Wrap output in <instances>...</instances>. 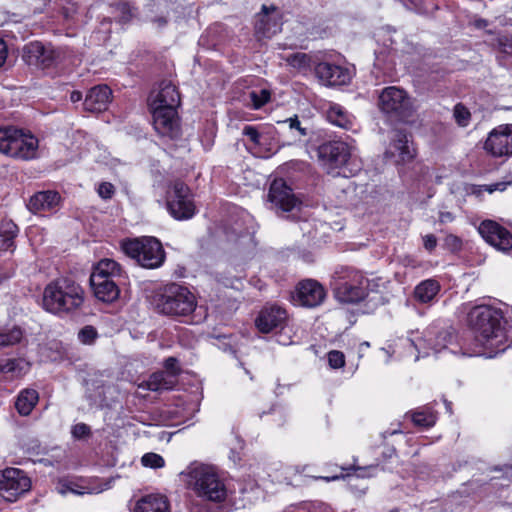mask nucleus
I'll use <instances>...</instances> for the list:
<instances>
[{"label":"nucleus","mask_w":512,"mask_h":512,"mask_svg":"<svg viewBox=\"0 0 512 512\" xmlns=\"http://www.w3.org/2000/svg\"><path fill=\"white\" fill-rule=\"evenodd\" d=\"M185 475L187 484L197 496L212 502H222L226 499V486L214 466L193 463L187 468Z\"/></svg>","instance_id":"423d86ee"},{"label":"nucleus","mask_w":512,"mask_h":512,"mask_svg":"<svg viewBox=\"0 0 512 512\" xmlns=\"http://www.w3.org/2000/svg\"><path fill=\"white\" fill-rule=\"evenodd\" d=\"M94 296L104 303H112L118 299L120 289L114 280H90Z\"/></svg>","instance_id":"c85d7f7f"},{"label":"nucleus","mask_w":512,"mask_h":512,"mask_svg":"<svg viewBox=\"0 0 512 512\" xmlns=\"http://www.w3.org/2000/svg\"><path fill=\"white\" fill-rule=\"evenodd\" d=\"M319 157L323 168L333 177H349L352 170L348 167L351 159V146L342 141H334L319 148Z\"/></svg>","instance_id":"1a4fd4ad"},{"label":"nucleus","mask_w":512,"mask_h":512,"mask_svg":"<svg viewBox=\"0 0 512 512\" xmlns=\"http://www.w3.org/2000/svg\"><path fill=\"white\" fill-rule=\"evenodd\" d=\"M285 123H287L289 125V128L290 129H296L299 131L300 135L304 136L306 135V131L305 129L301 128L300 126V121L298 119L297 116H294V117H291V118H288L284 121Z\"/></svg>","instance_id":"5fc2aeb1"},{"label":"nucleus","mask_w":512,"mask_h":512,"mask_svg":"<svg viewBox=\"0 0 512 512\" xmlns=\"http://www.w3.org/2000/svg\"><path fill=\"white\" fill-rule=\"evenodd\" d=\"M15 273L14 263L8 262L4 268H0V285L13 277Z\"/></svg>","instance_id":"3c124183"},{"label":"nucleus","mask_w":512,"mask_h":512,"mask_svg":"<svg viewBox=\"0 0 512 512\" xmlns=\"http://www.w3.org/2000/svg\"><path fill=\"white\" fill-rule=\"evenodd\" d=\"M38 139L30 133L19 129V135L15 137L13 143L12 158L21 160H31L37 156Z\"/></svg>","instance_id":"b1692460"},{"label":"nucleus","mask_w":512,"mask_h":512,"mask_svg":"<svg viewBox=\"0 0 512 512\" xmlns=\"http://www.w3.org/2000/svg\"><path fill=\"white\" fill-rule=\"evenodd\" d=\"M282 13L274 5H263L260 13L257 14L255 30L262 37L270 38L281 31Z\"/></svg>","instance_id":"6ab92c4d"},{"label":"nucleus","mask_w":512,"mask_h":512,"mask_svg":"<svg viewBox=\"0 0 512 512\" xmlns=\"http://www.w3.org/2000/svg\"><path fill=\"white\" fill-rule=\"evenodd\" d=\"M440 289L441 285L437 280H424L415 287L414 298L421 304L432 303L440 292Z\"/></svg>","instance_id":"2f4dec72"},{"label":"nucleus","mask_w":512,"mask_h":512,"mask_svg":"<svg viewBox=\"0 0 512 512\" xmlns=\"http://www.w3.org/2000/svg\"><path fill=\"white\" fill-rule=\"evenodd\" d=\"M121 248L127 256L144 268L155 269L162 266L165 261V251L161 242L152 236L123 240Z\"/></svg>","instance_id":"0eeeda50"},{"label":"nucleus","mask_w":512,"mask_h":512,"mask_svg":"<svg viewBox=\"0 0 512 512\" xmlns=\"http://www.w3.org/2000/svg\"><path fill=\"white\" fill-rule=\"evenodd\" d=\"M484 149L494 157L512 155V124L494 128L484 143Z\"/></svg>","instance_id":"dca6fc26"},{"label":"nucleus","mask_w":512,"mask_h":512,"mask_svg":"<svg viewBox=\"0 0 512 512\" xmlns=\"http://www.w3.org/2000/svg\"><path fill=\"white\" fill-rule=\"evenodd\" d=\"M120 274V264L113 259L104 258L94 265L90 280H114Z\"/></svg>","instance_id":"c756f323"},{"label":"nucleus","mask_w":512,"mask_h":512,"mask_svg":"<svg viewBox=\"0 0 512 512\" xmlns=\"http://www.w3.org/2000/svg\"><path fill=\"white\" fill-rule=\"evenodd\" d=\"M320 479H323L327 482H331V481H336L340 478H343V474H339V475H333V476H327V477H319Z\"/></svg>","instance_id":"052dcab7"},{"label":"nucleus","mask_w":512,"mask_h":512,"mask_svg":"<svg viewBox=\"0 0 512 512\" xmlns=\"http://www.w3.org/2000/svg\"><path fill=\"white\" fill-rule=\"evenodd\" d=\"M247 137V149L257 157H267L271 141L274 139V128L272 126L246 125L242 131Z\"/></svg>","instance_id":"2eb2a0df"},{"label":"nucleus","mask_w":512,"mask_h":512,"mask_svg":"<svg viewBox=\"0 0 512 512\" xmlns=\"http://www.w3.org/2000/svg\"><path fill=\"white\" fill-rule=\"evenodd\" d=\"M166 207L169 214L176 220H188L196 213L193 195L183 182H175L168 188Z\"/></svg>","instance_id":"9d476101"},{"label":"nucleus","mask_w":512,"mask_h":512,"mask_svg":"<svg viewBox=\"0 0 512 512\" xmlns=\"http://www.w3.org/2000/svg\"><path fill=\"white\" fill-rule=\"evenodd\" d=\"M439 220L443 224L450 223L454 220V216L450 212H441L439 215Z\"/></svg>","instance_id":"13d9d810"},{"label":"nucleus","mask_w":512,"mask_h":512,"mask_svg":"<svg viewBox=\"0 0 512 512\" xmlns=\"http://www.w3.org/2000/svg\"><path fill=\"white\" fill-rule=\"evenodd\" d=\"M112 91L107 85H98L90 89L84 100V109L89 112H102L111 101Z\"/></svg>","instance_id":"393cba45"},{"label":"nucleus","mask_w":512,"mask_h":512,"mask_svg":"<svg viewBox=\"0 0 512 512\" xmlns=\"http://www.w3.org/2000/svg\"><path fill=\"white\" fill-rule=\"evenodd\" d=\"M296 512H310V511L307 510L306 508L302 507V508L297 509Z\"/></svg>","instance_id":"774afa93"},{"label":"nucleus","mask_w":512,"mask_h":512,"mask_svg":"<svg viewBox=\"0 0 512 512\" xmlns=\"http://www.w3.org/2000/svg\"><path fill=\"white\" fill-rule=\"evenodd\" d=\"M482 238L500 251L512 248V234L500 224L492 220L483 221L478 228Z\"/></svg>","instance_id":"a211bd4d"},{"label":"nucleus","mask_w":512,"mask_h":512,"mask_svg":"<svg viewBox=\"0 0 512 512\" xmlns=\"http://www.w3.org/2000/svg\"><path fill=\"white\" fill-rule=\"evenodd\" d=\"M56 59V52L51 47H45L43 57L39 60V65L37 67L48 68L50 67Z\"/></svg>","instance_id":"de8ad7c7"},{"label":"nucleus","mask_w":512,"mask_h":512,"mask_svg":"<svg viewBox=\"0 0 512 512\" xmlns=\"http://www.w3.org/2000/svg\"><path fill=\"white\" fill-rule=\"evenodd\" d=\"M453 116L456 123L461 127H467L471 120V113L463 104L455 105Z\"/></svg>","instance_id":"a19ab883"},{"label":"nucleus","mask_w":512,"mask_h":512,"mask_svg":"<svg viewBox=\"0 0 512 512\" xmlns=\"http://www.w3.org/2000/svg\"><path fill=\"white\" fill-rule=\"evenodd\" d=\"M141 463L149 468H161L164 466L165 461L162 456L156 453H146L141 458Z\"/></svg>","instance_id":"37998d69"},{"label":"nucleus","mask_w":512,"mask_h":512,"mask_svg":"<svg viewBox=\"0 0 512 512\" xmlns=\"http://www.w3.org/2000/svg\"><path fill=\"white\" fill-rule=\"evenodd\" d=\"M384 160L395 166L405 165L416 156V149L410 135L404 130H393L384 151Z\"/></svg>","instance_id":"f8f14e48"},{"label":"nucleus","mask_w":512,"mask_h":512,"mask_svg":"<svg viewBox=\"0 0 512 512\" xmlns=\"http://www.w3.org/2000/svg\"><path fill=\"white\" fill-rule=\"evenodd\" d=\"M39 395L35 389L26 388L17 396L15 407L20 415L27 416L38 403Z\"/></svg>","instance_id":"f704fd0d"},{"label":"nucleus","mask_w":512,"mask_h":512,"mask_svg":"<svg viewBox=\"0 0 512 512\" xmlns=\"http://www.w3.org/2000/svg\"><path fill=\"white\" fill-rule=\"evenodd\" d=\"M96 191L101 199L109 200L115 194V186L110 182H100L96 187Z\"/></svg>","instance_id":"49530a36"},{"label":"nucleus","mask_w":512,"mask_h":512,"mask_svg":"<svg viewBox=\"0 0 512 512\" xmlns=\"http://www.w3.org/2000/svg\"><path fill=\"white\" fill-rule=\"evenodd\" d=\"M308 57L304 53H296L289 57V63L294 67H302L307 64Z\"/></svg>","instance_id":"603ef678"},{"label":"nucleus","mask_w":512,"mask_h":512,"mask_svg":"<svg viewBox=\"0 0 512 512\" xmlns=\"http://www.w3.org/2000/svg\"><path fill=\"white\" fill-rule=\"evenodd\" d=\"M60 202V195L56 191L47 190L35 193L29 200L28 208L34 213L46 212L55 209Z\"/></svg>","instance_id":"bb28decb"},{"label":"nucleus","mask_w":512,"mask_h":512,"mask_svg":"<svg viewBox=\"0 0 512 512\" xmlns=\"http://www.w3.org/2000/svg\"><path fill=\"white\" fill-rule=\"evenodd\" d=\"M132 512H170V507L164 495L151 493L136 500Z\"/></svg>","instance_id":"a878e982"},{"label":"nucleus","mask_w":512,"mask_h":512,"mask_svg":"<svg viewBox=\"0 0 512 512\" xmlns=\"http://www.w3.org/2000/svg\"><path fill=\"white\" fill-rule=\"evenodd\" d=\"M268 201L273 208L282 212H291L299 205L292 189L283 180H274L269 189Z\"/></svg>","instance_id":"412c9836"},{"label":"nucleus","mask_w":512,"mask_h":512,"mask_svg":"<svg viewBox=\"0 0 512 512\" xmlns=\"http://www.w3.org/2000/svg\"><path fill=\"white\" fill-rule=\"evenodd\" d=\"M18 232L19 229L12 220L3 219L0 221V251H14L15 238Z\"/></svg>","instance_id":"473e14b6"},{"label":"nucleus","mask_w":512,"mask_h":512,"mask_svg":"<svg viewBox=\"0 0 512 512\" xmlns=\"http://www.w3.org/2000/svg\"><path fill=\"white\" fill-rule=\"evenodd\" d=\"M19 129L13 126L0 127V153L12 157L13 143Z\"/></svg>","instance_id":"c9c22d12"},{"label":"nucleus","mask_w":512,"mask_h":512,"mask_svg":"<svg viewBox=\"0 0 512 512\" xmlns=\"http://www.w3.org/2000/svg\"><path fill=\"white\" fill-rule=\"evenodd\" d=\"M328 364L332 369H340L345 365V356L341 351L332 350L327 354Z\"/></svg>","instance_id":"c03bdc74"},{"label":"nucleus","mask_w":512,"mask_h":512,"mask_svg":"<svg viewBox=\"0 0 512 512\" xmlns=\"http://www.w3.org/2000/svg\"><path fill=\"white\" fill-rule=\"evenodd\" d=\"M507 185L508 183L499 182L491 185L473 186L471 188V193L480 195L484 191L488 193H492L494 191H504Z\"/></svg>","instance_id":"a18cd8bd"},{"label":"nucleus","mask_w":512,"mask_h":512,"mask_svg":"<svg viewBox=\"0 0 512 512\" xmlns=\"http://www.w3.org/2000/svg\"><path fill=\"white\" fill-rule=\"evenodd\" d=\"M472 336L467 347L475 348L474 356L493 358L504 352L512 336V306L500 303L497 306L479 305L469 313Z\"/></svg>","instance_id":"f257e3e1"},{"label":"nucleus","mask_w":512,"mask_h":512,"mask_svg":"<svg viewBox=\"0 0 512 512\" xmlns=\"http://www.w3.org/2000/svg\"><path fill=\"white\" fill-rule=\"evenodd\" d=\"M150 110L154 129L160 136L175 139L180 135L176 108H150Z\"/></svg>","instance_id":"f3484780"},{"label":"nucleus","mask_w":512,"mask_h":512,"mask_svg":"<svg viewBox=\"0 0 512 512\" xmlns=\"http://www.w3.org/2000/svg\"><path fill=\"white\" fill-rule=\"evenodd\" d=\"M432 9H433V7H431V8H421V7H417V8H416V11H417L418 13H428V12H430Z\"/></svg>","instance_id":"e2e57ef3"},{"label":"nucleus","mask_w":512,"mask_h":512,"mask_svg":"<svg viewBox=\"0 0 512 512\" xmlns=\"http://www.w3.org/2000/svg\"><path fill=\"white\" fill-rule=\"evenodd\" d=\"M176 384L173 375H167L166 372H155L147 381L138 385L139 388L150 391H160L172 389Z\"/></svg>","instance_id":"72a5a7b5"},{"label":"nucleus","mask_w":512,"mask_h":512,"mask_svg":"<svg viewBox=\"0 0 512 512\" xmlns=\"http://www.w3.org/2000/svg\"><path fill=\"white\" fill-rule=\"evenodd\" d=\"M478 352L467 347L466 337H459L456 330L447 323L436 321L424 331H411L405 339H399L393 353L399 358L412 357L414 361L430 355H453L474 357Z\"/></svg>","instance_id":"f03ea898"},{"label":"nucleus","mask_w":512,"mask_h":512,"mask_svg":"<svg viewBox=\"0 0 512 512\" xmlns=\"http://www.w3.org/2000/svg\"><path fill=\"white\" fill-rule=\"evenodd\" d=\"M70 100L73 103L79 102L82 100V93L79 91H73L70 95Z\"/></svg>","instance_id":"bf43d9fd"},{"label":"nucleus","mask_w":512,"mask_h":512,"mask_svg":"<svg viewBox=\"0 0 512 512\" xmlns=\"http://www.w3.org/2000/svg\"><path fill=\"white\" fill-rule=\"evenodd\" d=\"M31 489V479L19 468H6L0 471V497L7 502H15Z\"/></svg>","instance_id":"ddd939ff"},{"label":"nucleus","mask_w":512,"mask_h":512,"mask_svg":"<svg viewBox=\"0 0 512 512\" xmlns=\"http://www.w3.org/2000/svg\"><path fill=\"white\" fill-rule=\"evenodd\" d=\"M316 75L326 86H341L350 82L352 74L349 69L328 62L319 63Z\"/></svg>","instance_id":"4be33fe9"},{"label":"nucleus","mask_w":512,"mask_h":512,"mask_svg":"<svg viewBox=\"0 0 512 512\" xmlns=\"http://www.w3.org/2000/svg\"><path fill=\"white\" fill-rule=\"evenodd\" d=\"M97 337H98L97 330L91 325H87V326L83 327L78 332L79 341L85 345H90V344L94 343V341L97 339Z\"/></svg>","instance_id":"79ce46f5"},{"label":"nucleus","mask_w":512,"mask_h":512,"mask_svg":"<svg viewBox=\"0 0 512 512\" xmlns=\"http://www.w3.org/2000/svg\"><path fill=\"white\" fill-rule=\"evenodd\" d=\"M231 453H232V455L230 456V458L232 459V461L234 463H236L237 461L240 460V457H239V455L237 453H235L233 450L231 451Z\"/></svg>","instance_id":"0e129e2a"},{"label":"nucleus","mask_w":512,"mask_h":512,"mask_svg":"<svg viewBox=\"0 0 512 512\" xmlns=\"http://www.w3.org/2000/svg\"><path fill=\"white\" fill-rule=\"evenodd\" d=\"M72 435L76 439H81L90 433V428L84 423H78L72 427Z\"/></svg>","instance_id":"09e8293b"},{"label":"nucleus","mask_w":512,"mask_h":512,"mask_svg":"<svg viewBox=\"0 0 512 512\" xmlns=\"http://www.w3.org/2000/svg\"><path fill=\"white\" fill-rule=\"evenodd\" d=\"M332 287L335 298L341 303L357 304L368 301L372 302L374 307L380 303L378 280L369 279L353 268L337 269L333 276Z\"/></svg>","instance_id":"7ed1b4c3"},{"label":"nucleus","mask_w":512,"mask_h":512,"mask_svg":"<svg viewBox=\"0 0 512 512\" xmlns=\"http://www.w3.org/2000/svg\"><path fill=\"white\" fill-rule=\"evenodd\" d=\"M423 245H424L425 249L428 251L434 250L437 245L436 237L432 234L425 235L423 237Z\"/></svg>","instance_id":"6e6d98bb"},{"label":"nucleus","mask_w":512,"mask_h":512,"mask_svg":"<svg viewBox=\"0 0 512 512\" xmlns=\"http://www.w3.org/2000/svg\"><path fill=\"white\" fill-rule=\"evenodd\" d=\"M445 246L451 251H458L461 248V240L455 235H447L444 240Z\"/></svg>","instance_id":"8fccbe9b"},{"label":"nucleus","mask_w":512,"mask_h":512,"mask_svg":"<svg viewBox=\"0 0 512 512\" xmlns=\"http://www.w3.org/2000/svg\"><path fill=\"white\" fill-rule=\"evenodd\" d=\"M164 366L168 372L167 375H173L174 379L176 380V375L178 373V367H177V359L170 357L165 360Z\"/></svg>","instance_id":"864d4df0"},{"label":"nucleus","mask_w":512,"mask_h":512,"mask_svg":"<svg viewBox=\"0 0 512 512\" xmlns=\"http://www.w3.org/2000/svg\"><path fill=\"white\" fill-rule=\"evenodd\" d=\"M328 121L346 130H355V118L339 104H331L327 110Z\"/></svg>","instance_id":"7c9ffc66"},{"label":"nucleus","mask_w":512,"mask_h":512,"mask_svg":"<svg viewBox=\"0 0 512 512\" xmlns=\"http://www.w3.org/2000/svg\"><path fill=\"white\" fill-rule=\"evenodd\" d=\"M180 104V95L170 81H162L159 91L149 97L150 108H177Z\"/></svg>","instance_id":"5701e85b"},{"label":"nucleus","mask_w":512,"mask_h":512,"mask_svg":"<svg viewBox=\"0 0 512 512\" xmlns=\"http://www.w3.org/2000/svg\"><path fill=\"white\" fill-rule=\"evenodd\" d=\"M44 49L45 46L41 42H30L24 46L22 58L28 65L38 66Z\"/></svg>","instance_id":"e433bc0d"},{"label":"nucleus","mask_w":512,"mask_h":512,"mask_svg":"<svg viewBox=\"0 0 512 512\" xmlns=\"http://www.w3.org/2000/svg\"><path fill=\"white\" fill-rule=\"evenodd\" d=\"M23 338V331L20 327L0 329V347L13 346L18 344Z\"/></svg>","instance_id":"58836bf2"},{"label":"nucleus","mask_w":512,"mask_h":512,"mask_svg":"<svg viewBox=\"0 0 512 512\" xmlns=\"http://www.w3.org/2000/svg\"><path fill=\"white\" fill-rule=\"evenodd\" d=\"M85 300L82 286L69 277H59L45 285L40 305L44 311L65 317L79 310Z\"/></svg>","instance_id":"20e7f679"},{"label":"nucleus","mask_w":512,"mask_h":512,"mask_svg":"<svg viewBox=\"0 0 512 512\" xmlns=\"http://www.w3.org/2000/svg\"><path fill=\"white\" fill-rule=\"evenodd\" d=\"M7 58V46L6 43L0 39V67L5 63Z\"/></svg>","instance_id":"4d7b16f0"},{"label":"nucleus","mask_w":512,"mask_h":512,"mask_svg":"<svg viewBox=\"0 0 512 512\" xmlns=\"http://www.w3.org/2000/svg\"><path fill=\"white\" fill-rule=\"evenodd\" d=\"M379 108L383 113L398 120H405L413 112L411 98L403 89L396 86H389L381 91Z\"/></svg>","instance_id":"9b49d317"},{"label":"nucleus","mask_w":512,"mask_h":512,"mask_svg":"<svg viewBox=\"0 0 512 512\" xmlns=\"http://www.w3.org/2000/svg\"><path fill=\"white\" fill-rule=\"evenodd\" d=\"M31 368V364L23 358L4 359L0 361V373L9 380L19 379L25 376Z\"/></svg>","instance_id":"cd10ccee"},{"label":"nucleus","mask_w":512,"mask_h":512,"mask_svg":"<svg viewBox=\"0 0 512 512\" xmlns=\"http://www.w3.org/2000/svg\"><path fill=\"white\" fill-rule=\"evenodd\" d=\"M411 419L416 426L427 428L436 423V415L429 407H423L411 414Z\"/></svg>","instance_id":"4c0bfd02"},{"label":"nucleus","mask_w":512,"mask_h":512,"mask_svg":"<svg viewBox=\"0 0 512 512\" xmlns=\"http://www.w3.org/2000/svg\"><path fill=\"white\" fill-rule=\"evenodd\" d=\"M111 483V480H90L64 476L57 479L55 490L62 496L69 493L74 495L98 494L111 488Z\"/></svg>","instance_id":"4468645a"},{"label":"nucleus","mask_w":512,"mask_h":512,"mask_svg":"<svg viewBox=\"0 0 512 512\" xmlns=\"http://www.w3.org/2000/svg\"><path fill=\"white\" fill-rule=\"evenodd\" d=\"M155 22L158 24L159 27L163 26L166 24V20L164 18H158L155 20Z\"/></svg>","instance_id":"69168bd1"},{"label":"nucleus","mask_w":512,"mask_h":512,"mask_svg":"<svg viewBox=\"0 0 512 512\" xmlns=\"http://www.w3.org/2000/svg\"><path fill=\"white\" fill-rule=\"evenodd\" d=\"M249 98L254 109H259L270 101L271 92L266 88L255 89L249 93Z\"/></svg>","instance_id":"ea45409f"},{"label":"nucleus","mask_w":512,"mask_h":512,"mask_svg":"<svg viewBox=\"0 0 512 512\" xmlns=\"http://www.w3.org/2000/svg\"><path fill=\"white\" fill-rule=\"evenodd\" d=\"M288 314L285 308L277 304H268L259 312L255 325L262 333H269L275 329H280L276 341L287 346L293 343L292 329L287 326Z\"/></svg>","instance_id":"6e6552de"},{"label":"nucleus","mask_w":512,"mask_h":512,"mask_svg":"<svg viewBox=\"0 0 512 512\" xmlns=\"http://www.w3.org/2000/svg\"><path fill=\"white\" fill-rule=\"evenodd\" d=\"M358 471H360L359 474H357L358 477H365V471L361 468H357Z\"/></svg>","instance_id":"338daca9"},{"label":"nucleus","mask_w":512,"mask_h":512,"mask_svg":"<svg viewBox=\"0 0 512 512\" xmlns=\"http://www.w3.org/2000/svg\"><path fill=\"white\" fill-rule=\"evenodd\" d=\"M474 26L476 28H484L487 26V21L484 19H477L474 21Z\"/></svg>","instance_id":"680f3d73"},{"label":"nucleus","mask_w":512,"mask_h":512,"mask_svg":"<svg viewBox=\"0 0 512 512\" xmlns=\"http://www.w3.org/2000/svg\"><path fill=\"white\" fill-rule=\"evenodd\" d=\"M325 297L326 290L318 281L306 279L298 284L294 300L301 306L312 308L319 306Z\"/></svg>","instance_id":"aec40b11"},{"label":"nucleus","mask_w":512,"mask_h":512,"mask_svg":"<svg viewBox=\"0 0 512 512\" xmlns=\"http://www.w3.org/2000/svg\"><path fill=\"white\" fill-rule=\"evenodd\" d=\"M152 304L160 314L186 317L196 310L197 299L187 287L171 283L155 293Z\"/></svg>","instance_id":"39448f33"}]
</instances>
